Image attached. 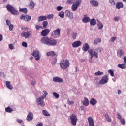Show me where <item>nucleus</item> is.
<instances>
[{
  "label": "nucleus",
  "instance_id": "37",
  "mask_svg": "<svg viewBox=\"0 0 126 126\" xmlns=\"http://www.w3.org/2000/svg\"><path fill=\"white\" fill-rule=\"evenodd\" d=\"M103 74H104V72H101L100 71H98L94 73V75H95V76H99L100 75H103Z\"/></svg>",
  "mask_w": 126,
  "mask_h": 126
},
{
  "label": "nucleus",
  "instance_id": "16",
  "mask_svg": "<svg viewBox=\"0 0 126 126\" xmlns=\"http://www.w3.org/2000/svg\"><path fill=\"white\" fill-rule=\"evenodd\" d=\"M80 45H81V42L80 41H75L72 44L73 48H78Z\"/></svg>",
  "mask_w": 126,
  "mask_h": 126
},
{
  "label": "nucleus",
  "instance_id": "21",
  "mask_svg": "<svg viewBox=\"0 0 126 126\" xmlns=\"http://www.w3.org/2000/svg\"><path fill=\"white\" fill-rule=\"evenodd\" d=\"M45 20H47V16L41 15L38 17V22H41V21H45Z\"/></svg>",
  "mask_w": 126,
  "mask_h": 126
},
{
  "label": "nucleus",
  "instance_id": "49",
  "mask_svg": "<svg viewBox=\"0 0 126 126\" xmlns=\"http://www.w3.org/2000/svg\"><path fill=\"white\" fill-rule=\"evenodd\" d=\"M56 63H57V58H54L53 61L52 62V65H55Z\"/></svg>",
  "mask_w": 126,
  "mask_h": 126
},
{
  "label": "nucleus",
  "instance_id": "6",
  "mask_svg": "<svg viewBox=\"0 0 126 126\" xmlns=\"http://www.w3.org/2000/svg\"><path fill=\"white\" fill-rule=\"evenodd\" d=\"M81 3V0H78L75 3H73L71 7L72 11H76L79 6H80Z\"/></svg>",
  "mask_w": 126,
  "mask_h": 126
},
{
  "label": "nucleus",
  "instance_id": "15",
  "mask_svg": "<svg viewBox=\"0 0 126 126\" xmlns=\"http://www.w3.org/2000/svg\"><path fill=\"white\" fill-rule=\"evenodd\" d=\"M66 16H68L69 19H72L73 18V14L68 10H66L65 12Z\"/></svg>",
  "mask_w": 126,
  "mask_h": 126
},
{
  "label": "nucleus",
  "instance_id": "8",
  "mask_svg": "<svg viewBox=\"0 0 126 126\" xmlns=\"http://www.w3.org/2000/svg\"><path fill=\"white\" fill-rule=\"evenodd\" d=\"M31 35H32V31H27V32H23L21 33L22 37L25 38V39H28Z\"/></svg>",
  "mask_w": 126,
  "mask_h": 126
},
{
  "label": "nucleus",
  "instance_id": "26",
  "mask_svg": "<svg viewBox=\"0 0 126 126\" xmlns=\"http://www.w3.org/2000/svg\"><path fill=\"white\" fill-rule=\"evenodd\" d=\"M90 25H91V26H94V25H96L97 22H96V20H95V19L93 18L91 20H90Z\"/></svg>",
  "mask_w": 126,
  "mask_h": 126
},
{
  "label": "nucleus",
  "instance_id": "2",
  "mask_svg": "<svg viewBox=\"0 0 126 126\" xmlns=\"http://www.w3.org/2000/svg\"><path fill=\"white\" fill-rule=\"evenodd\" d=\"M102 51H103V48L100 47L94 48V50H88V52L91 56L90 59L92 60L94 57H95L96 59H98V53H102Z\"/></svg>",
  "mask_w": 126,
  "mask_h": 126
},
{
  "label": "nucleus",
  "instance_id": "41",
  "mask_svg": "<svg viewBox=\"0 0 126 126\" xmlns=\"http://www.w3.org/2000/svg\"><path fill=\"white\" fill-rule=\"evenodd\" d=\"M108 73H109V74H110L111 76H114V70H112V69H109L108 70Z\"/></svg>",
  "mask_w": 126,
  "mask_h": 126
},
{
  "label": "nucleus",
  "instance_id": "63",
  "mask_svg": "<svg viewBox=\"0 0 126 126\" xmlns=\"http://www.w3.org/2000/svg\"><path fill=\"white\" fill-rule=\"evenodd\" d=\"M31 82L32 85H35V83H36V82H35V81H31Z\"/></svg>",
  "mask_w": 126,
  "mask_h": 126
},
{
  "label": "nucleus",
  "instance_id": "5",
  "mask_svg": "<svg viewBox=\"0 0 126 126\" xmlns=\"http://www.w3.org/2000/svg\"><path fill=\"white\" fill-rule=\"evenodd\" d=\"M35 103L37 106H40V107H42V108H44L45 107V104L43 97H40L36 98Z\"/></svg>",
  "mask_w": 126,
  "mask_h": 126
},
{
  "label": "nucleus",
  "instance_id": "28",
  "mask_svg": "<svg viewBox=\"0 0 126 126\" xmlns=\"http://www.w3.org/2000/svg\"><path fill=\"white\" fill-rule=\"evenodd\" d=\"M124 54H125V52L123 50H120L117 52V56H118L119 58H121L122 56H123Z\"/></svg>",
  "mask_w": 126,
  "mask_h": 126
},
{
  "label": "nucleus",
  "instance_id": "58",
  "mask_svg": "<svg viewBox=\"0 0 126 126\" xmlns=\"http://www.w3.org/2000/svg\"><path fill=\"white\" fill-rule=\"evenodd\" d=\"M115 40H116V37H113L112 38H111L110 42H115Z\"/></svg>",
  "mask_w": 126,
  "mask_h": 126
},
{
  "label": "nucleus",
  "instance_id": "24",
  "mask_svg": "<svg viewBox=\"0 0 126 126\" xmlns=\"http://www.w3.org/2000/svg\"><path fill=\"white\" fill-rule=\"evenodd\" d=\"M90 103L91 105H92V106H95V105L97 104V100L94 98H92L90 100Z\"/></svg>",
  "mask_w": 126,
  "mask_h": 126
},
{
  "label": "nucleus",
  "instance_id": "38",
  "mask_svg": "<svg viewBox=\"0 0 126 126\" xmlns=\"http://www.w3.org/2000/svg\"><path fill=\"white\" fill-rule=\"evenodd\" d=\"M53 96L56 98V99H59L60 97V94H58V93H56L55 92H54L53 93Z\"/></svg>",
  "mask_w": 126,
  "mask_h": 126
},
{
  "label": "nucleus",
  "instance_id": "31",
  "mask_svg": "<svg viewBox=\"0 0 126 126\" xmlns=\"http://www.w3.org/2000/svg\"><path fill=\"white\" fill-rule=\"evenodd\" d=\"M29 7L31 9H33V8H34L35 7V3L33 1H31L30 5H29Z\"/></svg>",
  "mask_w": 126,
  "mask_h": 126
},
{
  "label": "nucleus",
  "instance_id": "46",
  "mask_svg": "<svg viewBox=\"0 0 126 126\" xmlns=\"http://www.w3.org/2000/svg\"><path fill=\"white\" fill-rule=\"evenodd\" d=\"M0 78H5V75H4V73L2 72H0Z\"/></svg>",
  "mask_w": 126,
  "mask_h": 126
},
{
  "label": "nucleus",
  "instance_id": "13",
  "mask_svg": "<svg viewBox=\"0 0 126 126\" xmlns=\"http://www.w3.org/2000/svg\"><path fill=\"white\" fill-rule=\"evenodd\" d=\"M33 119H34L33 113L31 111H30L27 116L26 120L27 122H31V121L33 120Z\"/></svg>",
  "mask_w": 126,
  "mask_h": 126
},
{
  "label": "nucleus",
  "instance_id": "4",
  "mask_svg": "<svg viewBox=\"0 0 126 126\" xmlns=\"http://www.w3.org/2000/svg\"><path fill=\"white\" fill-rule=\"evenodd\" d=\"M6 7L8 10V11H9L11 12L12 14L13 15H18L19 14V12L15 8H14L13 6H11V5L7 4L6 6Z\"/></svg>",
  "mask_w": 126,
  "mask_h": 126
},
{
  "label": "nucleus",
  "instance_id": "10",
  "mask_svg": "<svg viewBox=\"0 0 126 126\" xmlns=\"http://www.w3.org/2000/svg\"><path fill=\"white\" fill-rule=\"evenodd\" d=\"M109 80V78H108V76L107 75H105L99 81V84L104 85L106 84V83H108V81Z\"/></svg>",
  "mask_w": 126,
  "mask_h": 126
},
{
  "label": "nucleus",
  "instance_id": "20",
  "mask_svg": "<svg viewBox=\"0 0 126 126\" xmlns=\"http://www.w3.org/2000/svg\"><path fill=\"white\" fill-rule=\"evenodd\" d=\"M124 7V4L122 2H118L116 4V8L117 9H121Z\"/></svg>",
  "mask_w": 126,
  "mask_h": 126
},
{
  "label": "nucleus",
  "instance_id": "18",
  "mask_svg": "<svg viewBox=\"0 0 126 126\" xmlns=\"http://www.w3.org/2000/svg\"><path fill=\"white\" fill-rule=\"evenodd\" d=\"M88 121L90 126H94V121H93V119H92V117H89L88 118Z\"/></svg>",
  "mask_w": 126,
  "mask_h": 126
},
{
  "label": "nucleus",
  "instance_id": "17",
  "mask_svg": "<svg viewBox=\"0 0 126 126\" xmlns=\"http://www.w3.org/2000/svg\"><path fill=\"white\" fill-rule=\"evenodd\" d=\"M90 3L92 5V6H94V7H97L98 5H99V3L98 1L95 0H91Z\"/></svg>",
  "mask_w": 126,
  "mask_h": 126
},
{
  "label": "nucleus",
  "instance_id": "52",
  "mask_svg": "<svg viewBox=\"0 0 126 126\" xmlns=\"http://www.w3.org/2000/svg\"><path fill=\"white\" fill-rule=\"evenodd\" d=\"M121 124L122 125H125L126 123V122L125 121V119L122 118L121 120H120Z\"/></svg>",
  "mask_w": 126,
  "mask_h": 126
},
{
  "label": "nucleus",
  "instance_id": "30",
  "mask_svg": "<svg viewBox=\"0 0 126 126\" xmlns=\"http://www.w3.org/2000/svg\"><path fill=\"white\" fill-rule=\"evenodd\" d=\"M118 67L119 68H121L122 69H125V68H126V64L123 63V64H119L118 65Z\"/></svg>",
  "mask_w": 126,
  "mask_h": 126
},
{
  "label": "nucleus",
  "instance_id": "40",
  "mask_svg": "<svg viewBox=\"0 0 126 126\" xmlns=\"http://www.w3.org/2000/svg\"><path fill=\"white\" fill-rule=\"evenodd\" d=\"M43 93H44L43 95H42L41 97H42L43 99H45V98H46V97H47V95H48V92H47V91H44Z\"/></svg>",
  "mask_w": 126,
  "mask_h": 126
},
{
  "label": "nucleus",
  "instance_id": "57",
  "mask_svg": "<svg viewBox=\"0 0 126 126\" xmlns=\"http://www.w3.org/2000/svg\"><path fill=\"white\" fill-rule=\"evenodd\" d=\"M68 105H73L74 102L73 101H70V100H68L67 102Z\"/></svg>",
  "mask_w": 126,
  "mask_h": 126
},
{
  "label": "nucleus",
  "instance_id": "36",
  "mask_svg": "<svg viewBox=\"0 0 126 126\" xmlns=\"http://www.w3.org/2000/svg\"><path fill=\"white\" fill-rule=\"evenodd\" d=\"M42 114L46 117H50V115L47 110H43L42 111Z\"/></svg>",
  "mask_w": 126,
  "mask_h": 126
},
{
  "label": "nucleus",
  "instance_id": "53",
  "mask_svg": "<svg viewBox=\"0 0 126 126\" xmlns=\"http://www.w3.org/2000/svg\"><path fill=\"white\" fill-rule=\"evenodd\" d=\"M9 48L10 50H13V49H14V47L13 46V45L10 44L9 45Z\"/></svg>",
  "mask_w": 126,
  "mask_h": 126
},
{
  "label": "nucleus",
  "instance_id": "61",
  "mask_svg": "<svg viewBox=\"0 0 126 126\" xmlns=\"http://www.w3.org/2000/svg\"><path fill=\"white\" fill-rule=\"evenodd\" d=\"M3 40V37L2 36V35L0 34V42H1Z\"/></svg>",
  "mask_w": 126,
  "mask_h": 126
},
{
  "label": "nucleus",
  "instance_id": "43",
  "mask_svg": "<svg viewBox=\"0 0 126 126\" xmlns=\"http://www.w3.org/2000/svg\"><path fill=\"white\" fill-rule=\"evenodd\" d=\"M116 115L117 116V119H118V120H121L122 119V116L121 115V113L117 112Z\"/></svg>",
  "mask_w": 126,
  "mask_h": 126
},
{
  "label": "nucleus",
  "instance_id": "47",
  "mask_svg": "<svg viewBox=\"0 0 126 126\" xmlns=\"http://www.w3.org/2000/svg\"><path fill=\"white\" fill-rule=\"evenodd\" d=\"M109 1L111 5H115V4H116V2H115L114 0H109Z\"/></svg>",
  "mask_w": 126,
  "mask_h": 126
},
{
  "label": "nucleus",
  "instance_id": "51",
  "mask_svg": "<svg viewBox=\"0 0 126 126\" xmlns=\"http://www.w3.org/2000/svg\"><path fill=\"white\" fill-rule=\"evenodd\" d=\"M22 45L23 47H24L25 48H27V43H26V42H23L22 43Z\"/></svg>",
  "mask_w": 126,
  "mask_h": 126
},
{
  "label": "nucleus",
  "instance_id": "64",
  "mask_svg": "<svg viewBox=\"0 0 126 126\" xmlns=\"http://www.w3.org/2000/svg\"><path fill=\"white\" fill-rule=\"evenodd\" d=\"M123 60H124V62L126 63V56H125L124 58H123Z\"/></svg>",
  "mask_w": 126,
  "mask_h": 126
},
{
  "label": "nucleus",
  "instance_id": "50",
  "mask_svg": "<svg viewBox=\"0 0 126 126\" xmlns=\"http://www.w3.org/2000/svg\"><path fill=\"white\" fill-rule=\"evenodd\" d=\"M9 26V29L10 30V31H12V30H13V27H14V26L13 24L10 25Z\"/></svg>",
  "mask_w": 126,
  "mask_h": 126
},
{
  "label": "nucleus",
  "instance_id": "7",
  "mask_svg": "<svg viewBox=\"0 0 126 126\" xmlns=\"http://www.w3.org/2000/svg\"><path fill=\"white\" fill-rule=\"evenodd\" d=\"M52 34L53 38H59L61 36V29L57 28L52 32Z\"/></svg>",
  "mask_w": 126,
  "mask_h": 126
},
{
  "label": "nucleus",
  "instance_id": "39",
  "mask_svg": "<svg viewBox=\"0 0 126 126\" xmlns=\"http://www.w3.org/2000/svg\"><path fill=\"white\" fill-rule=\"evenodd\" d=\"M105 118L106 119V121L108 122H112V119L108 114L105 115Z\"/></svg>",
  "mask_w": 126,
  "mask_h": 126
},
{
  "label": "nucleus",
  "instance_id": "44",
  "mask_svg": "<svg viewBox=\"0 0 126 126\" xmlns=\"http://www.w3.org/2000/svg\"><path fill=\"white\" fill-rule=\"evenodd\" d=\"M76 37H77V33H73L72 35V37L73 40L76 39Z\"/></svg>",
  "mask_w": 126,
  "mask_h": 126
},
{
  "label": "nucleus",
  "instance_id": "11",
  "mask_svg": "<svg viewBox=\"0 0 126 126\" xmlns=\"http://www.w3.org/2000/svg\"><path fill=\"white\" fill-rule=\"evenodd\" d=\"M70 119L72 125L73 126H76V123L77 122V117L74 114H73L70 116Z\"/></svg>",
  "mask_w": 126,
  "mask_h": 126
},
{
  "label": "nucleus",
  "instance_id": "55",
  "mask_svg": "<svg viewBox=\"0 0 126 126\" xmlns=\"http://www.w3.org/2000/svg\"><path fill=\"white\" fill-rule=\"evenodd\" d=\"M113 19H114V21H119V20H120V17H114Z\"/></svg>",
  "mask_w": 126,
  "mask_h": 126
},
{
  "label": "nucleus",
  "instance_id": "23",
  "mask_svg": "<svg viewBox=\"0 0 126 126\" xmlns=\"http://www.w3.org/2000/svg\"><path fill=\"white\" fill-rule=\"evenodd\" d=\"M82 22H84V23H88V22H90V18L89 17H84L82 19Z\"/></svg>",
  "mask_w": 126,
  "mask_h": 126
},
{
  "label": "nucleus",
  "instance_id": "1",
  "mask_svg": "<svg viewBox=\"0 0 126 126\" xmlns=\"http://www.w3.org/2000/svg\"><path fill=\"white\" fill-rule=\"evenodd\" d=\"M49 33H50V29H46L41 31V35L43 37L41 39L40 42L43 44V45L53 47V46L57 45V40L54 39L53 38H49L48 36H48Z\"/></svg>",
  "mask_w": 126,
  "mask_h": 126
},
{
  "label": "nucleus",
  "instance_id": "12",
  "mask_svg": "<svg viewBox=\"0 0 126 126\" xmlns=\"http://www.w3.org/2000/svg\"><path fill=\"white\" fill-rule=\"evenodd\" d=\"M20 18L21 20H23L24 21H26L27 22H28L31 20V16L28 15L23 14L20 16Z\"/></svg>",
  "mask_w": 126,
  "mask_h": 126
},
{
  "label": "nucleus",
  "instance_id": "22",
  "mask_svg": "<svg viewBox=\"0 0 126 126\" xmlns=\"http://www.w3.org/2000/svg\"><path fill=\"white\" fill-rule=\"evenodd\" d=\"M82 103L84 106H88V105H89V100H88L87 98L85 97L84 100L82 101Z\"/></svg>",
  "mask_w": 126,
  "mask_h": 126
},
{
  "label": "nucleus",
  "instance_id": "9",
  "mask_svg": "<svg viewBox=\"0 0 126 126\" xmlns=\"http://www.w3.org/2000/svg\"><path fill=\"white\" fill-rule=\"evenodd\" d=\"M32 55L34 57L36 61H39L40 60V52L38 50H34Z\"/></svg>",
  "mask_w": 126,
  "mask_h": 126
},
{
  "label": "nucleus",
  "instance_id": "14",
  "mask_svg": "<svg viewBox=\"0 0 126 126\" xmlns=\"http://www.w3.org/2000/svg\"><path fill=\"white\" fill-rule=\"evenodd\" d=\"M53 82L62 83L63 81V80L60 77L58 76L54 77L53 78Z\"/></svg>",
  "mask_w": 126,
  "mask_h": 126
},
{
  "label": "nucleus",
  "instance_id": "35",
  "mask_svg": "<svg viewBox=\"0 0 126 126\" xmlns=\"http://www.w3.org/2000/svg\"><path fill=\"white\" fill-rule=\"evenodd\" d=\"M59 16L61 18H64V12L62 11L58 14Z\"/></svg>",
  "mask_w": 126,
  "mask_h": 126
},
{
  "label": "nucleus",
  "instance_id": "29",
  "mask_svg": "<svg viewBox=\"0 0 126 126\" xmlns=\"http://www.w3.org/2000/svg\"><path fill=\"white\" fill-rule=\"evenodd\" d=\"M19 11L20 12H24L25 14H27V12H28V10L26 8H19Z\"/></svg>",
  "mask_w": 126,
  "mask_h": 126
},
{
  "label": "nucleus",
  "instance_id": "45",
  "mask_svg": "<svg viewBox=\"0 0 126 126\" xmlns=\"http://www.w3.org/2000/svg\"><path fill=\"white\" fill-rule=\"evenodd\" d=\"M35 28H36V30H39V29H40V28H41V29H44L42 26H41L39 25H36L35 26Z\"/></svg>",
  "mask_w": 126,
  "mask_h": 126
},
{
  "label": "nucleus",
  "instance_id": "34",
  "mask_svg": "<svg viewBox=\"0 0 126 126\" xmlns=\"http://www.w3.org/2000/svg\"><path fill=\"white\" fill-rule=\"evenodd\" d=\"M97 25L98 29L99 30L103 29V24L101 22H98Z\"/></svg>",
  "mask_w": 126,
  "mask_h": 126
},
{
  "label": "nucleus",
  "instance_id": "19",
  "mask_svg": "<svg viewBox=\"0 0 126 126\" xmlns=\"http://www.w3.org/2000/svg\"><path fill=\"white\" fill-rule=\"evenodd\" d=\"M90 47L88 44L85 43L83 45L82 50L84 52H87L89 50Z\"/></svg>",
  "mask_w": 126,
  "mask_h": 126
},
{
  "label": "nucleus",
  "instance_id": "54",
  "mask_svg": "<svg viewBox=\"0 0 126 126\" xmlns=\"http://www.w3.org/2000/svg\"><path fill=\"white\" fill-rule=\"evenodd\" d=\"M62 9H63V7L61 6L57 7V10H58V11H61Z\"/></svg>",
  "mask_w": 126,
  "mask_h": 126
},
{
  "label": "nucleus",
  "instance_id": "25",
  "mask_svg": "<svg viewBox=\"0 0 126 126\" xmlns=\"http://www.w3.org/2000/svg\"><path fill=\"white\" fill-rule=\"evenodd\" d=\"M6 85L7 88H8V89H13V87H12V85L10 84V81H6Z\"/></svg>",
  "mask_w": 126,
  "mask_h": 126
},
{
  "label": "nucleus",
  "instance_id": "33",
  "mask_svg": "<svg viewBox=\"0 0 126 126\" xmlns=\"http://www.w3.org/2000/svg\"><path fill=\"white\" fill-rule=\"evenodd\" d=\"M42 28L43 29H45V28H47V26H48V21H44L42 22Z\"/></svg>",
  "mask_w": 126,
  "mask_h": 126
},
{
  "label": "nucleus",
  "instance_id": "42",
  "mask_svg": "<svg viewBox=\"0 0 126 126\" xmlns=\"http://www.w3.org/2000/svg\"><path fill=\"white\" fill-rule=\"evenodd\" d=\"M53 17H54V14H51L48 15L46 16V19L47 18L48 19H52Z\"/></svg>",
  "mask_w": 126,
  "mask_h": 126
},
{
  "label": "nucleus",
  "instance_id": "56",
  "mask_svg": "<svg viewBox=\"0 0 126 126\" xmlns=\"http://www.w3.org/2000/svg\"><path fill=\"white\" fill-rule=\"evenodd\" d=\"M17 122L20 124L23 122V120L20 119H17Z\"/></svg>",
  "mask_w": 126,
  "mask_h": 126
},
{
  "label": "nucleus",
  "instance_id": "59",
  "mask_svg": "<svg viewBox=\"0 0 126 126\" xmlns=\"http://www.w3.org/2000/svg\"><path fill=\"white\" fill-rule=\"evenodd\" d=\"M36 126H43V123L40 122L36 125Z\"/></svg>",
  "mask_w": 126,
  "mask_h": 126
},
{
  "label": "nucleus",
  "instance_id": "60",
  "mask_svg": "<svg viewBox=\"0 0 126 126\" xmlns=\"http://www.w3.org/2000/svg\"><path fill=\"white\" fill-rule=\"evenodd\" d=\"M94 45H97L98 44V41L97 39L94 40Z\"/></svg>",
  "mask_w": 126,
  "mask_h": 126
},
{
  "label": "nucleus",
  "instance_id": "48",
  "mask_svg": "<svg viewBox=\"0 0 126 126\" xmlns=\"http://www.w3.org/2000/svg\"><path fill=\"white\" fill-rule=\"evenodd\" d=\"M6 23L8 26H9L10 25H11V22H10V20L7 19L6 20Z\"/></svg>",
  "mask_w": 126,
  "mask_h": 126
},
{
  "label": "nucleus",
  "instance_id": "3",
  "mask_svg": "<svg viewBox=\"0 0 126 126\" xmlns=\"http://www.w3.org/2000/svg\"><path fill=\"white\" fill-rule=\"evenodd\" d=\"M69 61L67 59L61 61L59 63V65L62 69H66L70 65Z\"/></svg>",
  "mask_w": 126,
  "mask_h": 126
},
{
  "label": "nucleus",
  "instance_id": "62",
  "mask_svg": "<svg viewBox=\"0 0 126 126\" xmlns=\"http://www.w3.org/2000/svg\"><path fill=\"white\" fill-rule=\"evenodd\" d=\"M96 40L98 43H101V42H102V40L100 38H97Z\"/></svg>",
  "mask_w": 126,
  "mask_h": 126
},
{
  "label": "nucleus",
  "instance_id": "32",
  "mask_svg": "<svg viewBox=\"0 0 126 126\" xmlns=\"http://www.w3.org/2000/svg\"><path fill=\"white\" fill-rule=\"evenodd\" d=\"M13 111V109L11 107L8 106L7 108H5V112L7 113H11Z\"/></svg>",
  "mask_w": 126,
  "mask_h": 126
},
{
  "label": "nucleus",
  "instance_id": "27",
  "mask_svg": "<svg viewBox=\"0 0 126 126\" xmlns=\"http://www.w3.org/2000/svg\"><path fill=\"white\" fill-rule=\"evenodd\" d=\"M56 55V53H55V52L54 51H49L46 53V56L47 57H54Z\"/></svg>",
  "mask_w": 126,
  "mask_h": 126
}]
</instances>
